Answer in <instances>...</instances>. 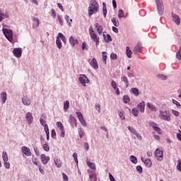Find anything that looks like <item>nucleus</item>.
Segmentation results:
<instances>
[{"instance_id": "1", "label": "nucleus", "mask_w": 181, "mask_h": 181, "mask_svg": "<svg viewBox=\"0 0 181 181\" xmlns=\"http://www.w3.org/2000/svg\"><path fill=\"white\" fill-rule=\"evenodd\" d=\"M98 9V3H97V1L91 0L88 7V16H92L94 13H97Z\"/></svg>"}, {"instance_id": "2", "label": "nucleus", "mask_w": 181, "mask_h": 181, "mask_svg": "<svg viewBox=\"0 0 181 181\" xmlns=\"http://www.w3.org/2000/svg\"><path fill=\"white\" fill-rule=\"evenodd\" d=\"M89 35L91 40L95 43L96 46H98V45H100V37L97 35V33H95V31H94V28L92 27V25L89 27Z\"/></svg>"}, {"instance_id": "3", "label": "nucleus", "mask_w": 181, "mask_h": 181, "mask_svg": "<svg viewBox=\"0 0 181 181\" xmlns=\"http://www.w3.org/2000/svg\"><path fill=\"white\" fill-rule=\"evenodd\" d=\"M159 117L160 119L168 121V122L172 121V118L170 117V112H169V110H160Z\"/></svg>"}, {"instance_id": "4", "label": "nucleus", "mask_w": 181, "mask_h": 181, "mask_svg": "<svg viewBox=\"0 0 181 181\" xmlns=\"http://www.w3.org/2000/svg\"><path fill=\"white\" fill-rule=\"evenodd\" d=\"M2 31L8 41L12 42V40H13V34L11 29L3 28Z\"/></svg>"}, {"instance_id": "5", "label": "nucleus", "mask_w": 181, "mask_h": 181, "mask_svg": "<svg viewBox=\"0 0 181 181\" xmlns=\"http://www.w3.org/2000/svg\"><path fill=\"white\" fill-rule=\"evenodd\" d=\"M155 156L158 160H163V151L160 150V148H156Z\"/></svg>"}, {"instance_id": "6", "label": "nucleus", "mask_w": 181, "mask_h": 181, "mask_svg": "<svg viewBox=\"0 0 181 181\" xmlns=\"http://www.w3.org/2000/svg\"><path fill=\"white\" fill-rule=\"evenodd\" d=\"M79 83H81L82 86L86 87V84H88V83H90V80H88V78H87L86 75L82 74L79 77Z\"/></svg>"}, {"instance_id": "7", "label": "nucleus", "mask_w": 181, "mask_h": 181, "mask_svg": "<svg viewBox=\"0 0 181 181\" xmlns=\"http://www.w3.org/2000/svg\"><path fill=\"white\" fill-rule=\"evenodd\" d=\"M21 152L25 155V156H32V152L30 151V149L26 146H23L21 148Z\"/></svg>"}, {"instance_id": "8", "label": "nucleus", "mask_w": 181, "mask_h": 181, "mask_svg": "<svg viewBox=\"0 0 181 181\" xmlns=\"http://www.w3.org/2000/svg\"><path fill=\"white\" fill-rule=\"evenodd\" d=\"M95 29L96 30V32L98 33L99 36L103 34V30L104 28H103V25H100V23H95Z\"/></svg>"}, {"instance_id": "9", "label": "nucleus", "mask_w": 181, "mask_h": 181, "mask_svg": "<svg viewBox=\"0 0 181 181\" xmlns=\"http://www.w3.org/2000/svg\"><path fill=\"white\" fill-rule=\"evenodd\" d=\"M25 119L28 122V124L30 125V124H32V122H33V115H32V113L27 112L25 115Z\"/></svg>"}, {"instance_id": "10", "label": "nucleus", "mask_w": 181, "mask_h": 181, "mask_svg": "<svg viewBox=\"0 0 181 181\" xmlns=\"http://www.w3.org/2000/svg\"><path fill=\"white\" fill-rule=\"evenodd\" d=\"M134 53L135 54H140V53H142V45L140 42H138L134 47Z\"/></svg>"}, {"instance_id": "11", "label": "nucleus", "mask_w": 181, "mask_h": 181, "mask_svg": "<svg viewBox=\"0 0 181 181\" xmlns=\"http://www.w3.org/2000/svg\"><path fill=\"white\" fill-rule=\"evenodd\" d=\"M76 115H77L81 124H82V125H83V127H86V120L84 119V117H83V114H81V112H76Z\"/></svg>"}, {"instance_id": "12", "label": "nucleus", "mask_w": 181, "mask_h": 181, "mask_svg": "<svg viewBox=\"0 0 181 181\" xmlns=\"http://www.w3.org/2000/svg\"><path fill=\"white\" fill-rule=\"evenodd\" d=\"M128 129L132 134H134V135H135L136 138H138L140 141L141 139H142V136H141L140 134L138 132H136V130H135L134 127H131L129 126Z\"/></svg>"}, {"instance_id": "13", "label": "nucleus", "mask_w": 181, "mask_h": 181, "mask_svg": "<svg viewBox=\"0 0 181 181\" xmlns=\"http://www.w3.org/2000/svg\"><path fill=\"white\" fill-rule=\"evenodd\" d=\"M157 9L159 15H163V11H165L163 3H157Z\"/></svg>"}, {"instance_id": "14", "label": "nucleus", "mask_w": 181, "mask_h": 181, "mask_svg": "<svg viewBox=\"0 0 181 181\" xmlns=\"http://www.w3.org/2000/svg\"><path fill=\"white\" fill-rule=\"evenodd\" d=\"M13 54H14L15 57L19 58L22 56V49H21V48H15L13 50Z\"/></svg>"}, {"instance_id": "15", "label": "nucleus", "mask_w": 181, "mask_h": 181, "mask_svg": "<svg viewBox=\"0 0 181 181\" xmlns=\"http://www.w3.org/2000/svg\"><path fill=\"white\" fill-rule=\"evenodd\" d=\"M172 18L176 25H180V17L179 16L172 13Z\"/></svg>"}, {"instance_id": "16", "label": "nucleus", "mask_w": 181, "mask_h": 181, "mask_svg": "<svg viewBox=\"0 0 181 181\" xmlns=\"http://www.w3.org/2000/svg\"><path fill=\"white\" fill-rule=\"evenodd\" d=\"M50 160V158L49 156H46L45 154L41 155V162L43 165L47 164V162Z\"/></svg>"}, {"instance_id": "17", "label": "nucleus", "mask_w": 181, "mask_h": 181, "mask_svg": "<svg viewBox=\"0 0 181 181\" xmlns=\"http://www.w3.org/2000/svg\"><path fill=\"white\" fill-rule=\"evenodd\" d=\"M90 64L93 69H98V63L97 62V59L93 58L91 62H90Z\"/></svg>"}, {"instance_id": "18", "label": "nucleus", "mask_w": 181, "mask_h": 181, "mask_svg": "<svg viewBox=\"0 0 181 181\" xmlns=\"http://www.w3.org/2000/svg\"><path fill=\"white\" fill-rule=\"evenodd\" d=\"M145 102H141L138 104L137 108L139 110L140 112H145Z\"/></svg>"}, {"instance_id": "19", "label": "nucleus", "mask_w": 181, "mask_h": 181, "mask_svg": "<svg viewBox=\"0 0 181 181\" xmlns=\"http://www.w3.org/2000/svg\"><path fill=\"white\" fill-rule=\"evenodd\" d=\"M150 125H151V127H152V128L154 129V131H156V132H158V134H159L160 135L162 134V132H160V128L157 127L156 124L152 122L150 124Z\"/></svg>"}, {"instance_id": "20", "label": "nucleus", "mask_w": 181, "mask_h": 181, "mask_svg": "<svg viewBox=\"0 0 181 181\" xmlns=\"http://www.w3.org/2000/svg\"><path fill=\"white\" fill-rule=\"evenodd\" d=\"M69 43L71 45V46H73V47H74V45L78 43V40H77L76 39H74L73 36H71L69 37Z\"/></svg>"}, {"instance_id": "21", "label": "nucleus", "mask_w": 181, "mask_h": 181, "mask_svg": "<svg viewBox=\"0 0 181 181\" xmlns=\"http://www.w3.org/2000/svg\"><path fill=\"white\" fill-rule=\"evenodd\" d=\"M70 108V102L69 100H66L64 103V110L65 112H67V110Z\"/></svg>"}, {"instance_id": "22", "label": "nucleus", "mask_w": 181, "mask_h": 181, "mask_svg": "<svg viewBox=\"0 0 181 181\" xmlns=\"http://www.w3.org/2000/svg\"><path fill=\"white\" fill-rule=\"evenodd\" d=\"M126 54L129 59H131L132 56V51H131V48H129V47H126Z\"/></svg>"}, {"instance_id": "23", "label": "nucleus", "mask_w": 181, "mask_h": 181, "mask_svg": "<svg viewBox=\"0 0 181 181\" xmlns=\"http://www.w3.org/2000/svg\"><path fill=\"white\" fill-rule=\"evenodd\" d=\"M1 98L3 104H5L6 103V92H2L1 93Z\"/></svg>"}, {"instance_id": "24", "label": "nucleus", "mask_w": 181, "mask_h": 181, "mask_svg": "<svg viewBox=\"0 0 181 181\" xmlns=\"http://www.w3.org/2000/svg\"><path fill=\"white\" fill-rule=\"evenodd\" d=\"M33 21L34 22V28H38V26L40 23V21H39V18L33 17Z\"/></svg>"}, {"instance_id": "25", "label": "nucleus", "mask_w": 181, "mask_h": 181, "mask_svg": "<svg viewBox=\"0 0 181 181\" xmlns=\"http://www.w3.org/2000/svg\"><path fill=\"white\" fill-rule=\"evenodd\" d=\"M22 101L24 105H30V100H29L28 98L24 97Z\"/></svg>"}, {"instance_id": "26", "label": "nucleus", "mask_w": 181, "mask_h": 181, "mask_svg": "<svg viewBox=\"0 0 181 181\" xmlns=\"http://www.w3.org/2000/svg\"><path fill=\"white\" fill-rule=\"evenodd\" d=\"M122 81L125 83L126 88L129 86V82L128 81V78L127 76H122Z\"/></svg>"}, {"instance_id": "27", "label": "nucleus", "mask_w": 181, "mask_h": 181, "mask_svg": "<svg viewBox=\"0 0 181 181\" xmlns=\"http://www.w3.org/2000/svg\"><path fill=\"white\" fill-rule=\"evenodd\" d=\"M86 164L88 165V166L90 168L93 169V170H95V163H91L90 161H87Z\"/></svg>"}, {"instance_id": "28", "label": "nucleus", "mask_w": 181, "mask_h": 181, "mask_svg": "<svg viewBox=\"0 0 181 181\" xmlns=\"http://www.w3.org/2000/svg\"><path fill=\"white\" fill-rule=\"evenodd\" d=\"M147 107L148 108H149V110H151V111H156V107H155L153 105V104L151 103H147Z\"/></svg>"}, {"instance_id": "29", "label": "nucleus", "mask_w": 181, "mask_h": 181, "mask_svg": "<svg viewBox=\"0 0 181 181\" xmlns=\"http://www.w3.org/2000/svg\"><path fill=\"white\" fill-rule=\"evenodd\" d=\"M144 163H145L146 166H147L148 168H151V166H152V161H151V159L147 158L146 159Z\"/></svg>"}, {"instance_id": "30", "label": "nucleus", "mask_w": 181, "mask_h": 181, "mask_svg": "<svg viewBox=\"0 0 181 181\" xmlns=\"http://www.w3.org/2000/svg\"><path fill=\"white\" fill-rule=\"evenodd\" d=\"M132 93H133V94H134V95H136V97H138V95H139V90H138V88H132L131 89Z\"/></svg>"}, {"instance_id": "31", "label": "nucleus", "mask_w": 181, "mask_h": 181, "mask_svg": "<svg viewBox=\"0 0 181 181\" xmlns=\"http://www.w3.org/2000/svg\"><path fill=\"white\" fill-rule=\"evenodd\" d=\"M4 18H9V16L2 13V11L0 10V22L4 21Z\"/></svg>"}, {"instance_id": "32", "label": "nucleus", "mask_w": 181, "mask_h": 181, "mask_svg": "<svg viewBox=\"0 0 181 181\" xmlns=\"http://www.w3.org/2000/svg\"><path fill=\"white\" fill-rule=\"evenodd\" d=\"M56 45L57 46L58 49H62V41H60V38H59V37H57Z\"/></svg>"}, {"instance_id": "33", "label": "nucleus", "mask_w": 181, "mask_h": 181, "mask_svg": "<svg viewBox=\"0 0 181 181\" xmlns=\"http://www.w3.org/2000/svg\"><path fill=\"white\" fill-rule=\"evenodd\" d=\"M58 37H59V39H62V42L64 44H66V37H64V35H63V34L62 33H59Z\"/></svg>"}, {"instance_id": "34", "label": "nucleus", "mask_w": 181, "mask_h": 181, "mask_svg": "<svg viewBox=\"0 0 181 181\" xmlns=\"http://www.w3.org/2000/svg\"><path fill=\"white\" fill-rule=\"evenodd\" d=\"M2 158H3L4 162H8V154L6 153V152L4 151L2 153Z\"/></svg>"}, {"instance_id": "35", "label": "nucleus", "mask_w": 181, "mask_h": 181, "mask_svg": "<svg viewBox=\"0 0 181 181\" xmlns=\"http://www.w3.org/2000/svg\"><path fill=\"white\" fill-rule=\"evenodd\" d=\"M132 112L134 117H138V114H139V111L136 107H134L132 110Z\"/></svg>"}, {"instance_id": "36", "label": "nucleus", "mask_w": 181, "mask_h": 181, "mask_svg": "<svg viewBox=\"0 0 181 181\" xmlns=\"http://www.w3.org/2000/svg\"><path fill=\"white\" fill-rule=\"evenodd\" d=\"M123 101L125 104H128L131 101V99L129 98V96L124 95L123 96Z\"/></svg>"}, {"instance_id": "37", "label": "nucleus", "mask_w": 181, "mask_h": 181, "mask_svg": "<svg viewBox=\"0 0 181 181\" xmlns=\"http://www.w3.org/2000/svg\"><path fill=\"white\" fill-rule=\"evenodd\" d=\"M130 160L132 162V163L136 164L138 163V159L134 156H130Z\"/></svg>"}, {"instance_id": "38", "label": "nucleus", "mask_w": 181, "mask_h": 181, "mask_svg": "<svg viewBox=\"0 0 181 181\" xmlns=\"http://www.w3.org/2000/svg\"><path fill=\"white\" fill-rule=\"evenodd\" d=\"M42 148L45 152H49L50 151V148L49 147V144H47V143L44 144Z\"/></svg>"}, {"instance_id": "39", "label": "nucleus", "mask_w": 181, "mask_h": 181, "mask_svg": "<svg viewBox=\"0 0 181 181\" xmlns=\"http://www.w3.org/2000/svg\"><path fill=\"white\" fill-rule=\"evenodd\" d=\"M65 19L69 25V26H71V22H73L72 19H70L69 16H65Z\"/></svg>"}, {"instance_id": "40", "label": "nucleus", "mask_w": 181, "mask_h": 181, "mask_svg": "<svg viewBox=\"0 0 181 181\" xmlns=\"http://www.w3.org/2000/svg\"><path fill=\"white\" fill-rule=\"evenodd\" d=\"M102 54H103V60L105 64H107V52H103Z\"/></svg>"}, {"instance_id": "41", "label": "nucleus", "mask_w": 181, "mask_h": 181, "mask_svg": "<svg viewBox=\"0 0 181 181\" xmlns=\"http://www.w3.org/2000/svg\"><path fill=\"white\" fill-rule=\"evenodd\" d=\"M32 161L36 166H39V161L37 160V158L35 156H33Z\"/></svg>"}, {"instance_id": "42", "label": "nucleus", "mask_w": 181, "mask_h": 181, "mask_svg": "<svg viewBox=\"0 0 181 181\" xmlns=\"http://www.w3.org/2000/svg\"><path fill=\"white\" fill-rule=\"evenodd\" d=\"M118 18L121 19V18H124V11L122 9H119L118 11Z\"/></svg>"}, {"instance_id": "43", "label": "nucleus", "mask_w": 181, "mask_h": 181, "mask_svg": "<svg viewBox=\"0 0 181 181\" xmlns=\"http://www.w3.org/2000/svg\"><path fill=\"white\" fill-rule=\"evenodd\" d=\"M176 58L178 60H181V47H180V49L176 53Z\"/></svg>"}, {"instance_id": "44", "label": "nucleus", "mask_w": 181, "mask_h": 181, "mask_svg": "<svg viewBox=\"0 0 181 181\" xmlns=\"http://www.w3.org/2000/svg\"><path fill=\"white\" fill-rule=\"evenodd\" d=\"M112 22L113 25H114L115 26H116L117 28H118V26H119V21H117V20H116L115 18H113L112 19Z\"/></svg>"}, {"instance_id": "45", "label": "nucleus", "mask_w": 181, "mask_h": 181, "mask_svg": "<svg viewBox=\"0 0 181 181\" xmlns=\"http://www.w3.org/2000/svg\"><path fill=\"white\" fill-rule=\"evenodd\" d=\"M57 126L58 127V128H59L60 130L64 129V127L63 126V124L60 122H57Z\"/></svg>"}, {"instance_id": "46", "label": "nucleus", "mask_w": 181, "mask_h": 181, "mask_svg": "<svg viewBox=\"0 0 181 181\" xmlns=\"http://www.w3.org/2000/svg\"><path fill=\"white\" fill-rule=\"evenodd\" d=\"M105 42H107V43H108V42H111V40H112V39L111 38V35H110V34H107L106 35V37H105Z\"/></svg>"}, {"instance_id": "47", "label": "nucleus", "mask_w": 181, "mask_h": 181, "mask_svg": "<svg viewBox=\"0 0 181 181\" xmlns=\"http://www.w3.org/2000/svg\"><path fill=\"white\" fill-rule=\"evenodd\" d=\"M173 103L175 104L177 108H180L181 105H180V103L179 102H177L176 100L173 99Z\"/></svg>"}, {"instance_id": "48", "label": "nucleus", "mask_w": 181, "mask_h": 181, "mask_svg": "<svg viewBox=\"0 0 181 181\" xmlns=\"http://www.w3.org/2000/svg\"><path fill=\"white\" fill-rule=\"evenodd\" d=\"M78 134L80 138H83V136H84V131L82 129H78Z\"/></svg>"}, {"instance_id": "49", "label": "nucleus", "mask_w": 181, "mask_h": 181, "mask_svg": "<svg viewBox=\"0 0 181 181\" xmlns=\"http://www.w3.org/2000/svg\"><path fill=\"white\" fill-rule=\"evenodd\" d=\"M157 77H158L161 80H168V76L165 75L160 74V75H158Z\"/></svg>"}, {"instance_id": "50", "label": "nucleus", "mask_w": 181, "mask_h": 181, "mask_svg": "<svg viewBox=\"0 0 181 181\" xmlns=\"http://www.w3.org/2000/svg\"><path fill=\"white\" fill-rule=\"evenodd\" d=\"M110 59H112V60H117V54L112 53L110 54Z\"/></svg>"}, {"instance_id": "51", "label": "nucleus", "mask_w": 181, "mask_h": 181, "mask_svg": "<svg viewBox=\"0 0 181 181\" xmlns=\"http://www.w3.org/2000/svg\"><path fill=\"white\" fill-rule=\"evenodd\" d=\"M103 13L104 18H106V16H107V6H104L103 8Z\"/></svg>"}, {"instance_id": "52", "label": "nucleus", "mask_w": 181, "mask_h": 181, "mask_svg": "<svg viewBox=\"0 0 181 181\" xmlns=\"http://www.w3.org/2000/svg\"><path fill=\"white\" fill-rule=\"evenodd\" d=\"M44 129H45V132L46 133V134H49V126H47V124H45L44 125Z\"/></svg>"}, {"instance_id": "53", "label": "nucleus", "mask_w": 181, "mask_h": 181, "mask_svg": "<svg viewBox=\"0 0 181 181\" xmlns=\"http://www.w3.org/2000/svg\"><path fill=\"white\" fill-rule=\"evenodd\" d=\"M4 166L6 169H9L11 168V164L8 163V161H4Z\"/></svg>"}, {"instance_id": "54", "label": "nucleus", "mask_w": 181, "mask_h": 181, "mask_svg": "<svg viewBox=\"0 0 181 181\" xmlns=\"http://www.w3.org/2000/svg\"><path fill=\"white\" fill-rule=\"evenodd\" d=\"M73 158H74L76 163H78V160L77 159V153H73Z\"/></svg>"}, {"instance_id": "55", "label": "nucleus", "mask_w": 181, "mask_h": 181, "mask_svg": "<svg viewBox=\"0 0 181 181\" xmlns=\"http://www.w3.org/2000/svg\"><path fill=\"white\" fill-rule=\"evenodd\" d=\"M83 146H84L86 151H88V149H90V145H88V143H87V142L84 143Z\"/></svg>"}, {"instance_id": "56", "label": "nucleus", "mask_w": 181, "mask_h": 181, "mask_svg": "<svg viewBox=\"0 0 181 181\" xmlns=\"http://www.w3.org/2000/svg\"><path fill=\"white\" fill-rule=\"evenodd\" d=\"M177 169L180 172H181V160H178V164L177 165Z\"/></svg>"}, {"instance_id": "57", "label": "nucleus", "mask_w": 181, "mask_h": 181, "mask_svg": "<svg viewBox=\"0 0 181 181\" xmlns=\"http://www.w3.org/2000/svg\"><path fill=\"white\" fill-rule=\"evenodd\" d=\"M136 170H137V172H139V173H142V166L137 165L136 166Z\"/></svg>"}, {"instance_id": "58", "label": "nucleus", "mask_w": 181, "mask_h": 181, "mask_svg": "<svg viewBox=\"0 0 181 181\" xmlns=\"http://www.w3.org/2000/svg\"><path fill=\"white\" fill-rule=\"evenodd\" d=\"M111 86H112V88H113L114 90H115V88H117V83H115L114 81H112V82H111Z\"/></svg>"}, {"instance_id": "59", "label": "nucleus", "mask_w": 181, "mask_h": 181, "mask_svg": "<svg viewBox=\"0 0 181 181\" xmlns=\"http://www.w3.org/2000/svg\"><path fill=\"white\" fill-rule=\"evenodd\" d=\"M63 180L64 181H69V177L64 173H62Z\"/></svg>"}, {"instance_id": "60", "label": "nucleus", "mask_w": 181, "mask_h": 181, "mask_svg": "<svg viewBox=\"0 0 181 181\" xmlns=\"http://www.w3.org/2000/svg\"><path fill=\"white\" fill-rule=\"evenodd\" d=\"M51 15L54 18V19L56 18V11H54V8L51 10Z\"/></svg>"}, {"instance_id": "61", "label": "nucleus", "mask_w": 181, "mask_h": 181, "mask_svg": "<svg viewBox=\"0 0 181 181\" xmlns=\"http://www.w3.org/2000/svg\"><path fill=\"white\" fill-rule=\"evenodd\" d=\"M95 109L98 111V112H101V106L100 104H96L95 105Z\"/></svg>"}, {"instance_id": "62", "label": "nucleus", "mask_w": 181, "mask_h": 181, "mask_svg": "<svg viewBox=\"0 0 181 181\" xmlns=\"http://www.w3.org/2000/svg\"><path fill=\"white\" fill-rule=\"evenodd\" d=\"M172 112L175 117H179V112L175 110H172Z\"/></svg>"}, {"instance_id": "63", "label": "nucleus", "mask_w": 181, "mask_h": 181, "mask_svg": "<svg viewBox=\"0 0 181 181\" xmlns=\"http://www.w3.org/2000/svg\"><path fill=\"white\" fill-rule=\"evenodd\" d=\"M58 21L61 25V26H63V19L62 18V17L60 16H57Z\"/></svg>"}, {"instance_id": "64", "label": "nucleus", "mask_w": 181, "mask_h": 181, "mask_svg": "<svg viewBox=\"0 0 181 181\" xmlns=\"http://www.w3.org/2000/svg\"><path fill=\"white\" fill-rule=\"evenodd\" d=\"M109 178L110 181H115V179L114 178V176H112L111 173H109Z\"/></svg>"}]
</instances>
